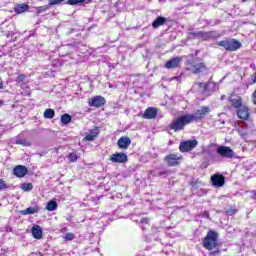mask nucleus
Masks as SVG:
<instances>
[{"mask_svg": "<svg viewBox=\"0 0 256 256\" xmlns=\"http://www.w3.org/2000/svg\"><path fill=\"white\" fill-rule=\"evenodd\" d=\"M68 159H69L70 163H75V161H77V159H79V156L72 152L68 155Z\"/></svg>", "mask_w": 256, "mask_h": 256, "instance_id": "f704fd0d", "label": "nucleus"}, {"mask_svg": "<svg viewBox=\"0 0 256 256\" xmlns=\"http://www.w3.org/2000/svg\"><path fill=\"white\" fill-rule=\"evenodd\" d=\"M149 159H151V153L146 152L144 155L141 156L140 161H142L143 163H147Z\"/></svg>", "mask_w": 256, "mask_h": 256, "instance_id": "c9c22d12", "label": "nucleus"}, {"mask_svg": "<svg viewBox=\"0 0 256 256\" xmlns=\"http://www.w3.org/2000/svg\"><path fill=\"white\" fill-rule=\"evenodd\" d=\"M41 208L39 206H30L22 211H20V215H35V213H39Z\"/></svg>", "mask_w": 256, "mask_h": 256, "instance_id": "4be33fe9", "label": "nucleus"}, {"mask_svg": "<svg viewBox=\"0 0 256 256\" xmlns=\"http://www.w3.org/2000/svg\"><path fill=\"white\" fill-rule=\"evenodd\" d=\"M0 89H3V79L0 77Z\"/></svg>", "mask_w": 256, "mask_h": 256, "instance_id": "a19ab883", "label": "nucleus"}, {"mask_svg": "<svg viewBox=\"0 0 256 256\" xmlns=\"http://www.w3.org/2000/svg\"><path fill=\"white\" fill-rule=\"evenodd\" d=\"M182 61L183 59H181V57H174L166 62L165 67L166 69H177Z\"/></svg>", "mask_w": 256, "mask_h": 256, "instance_id": "a211bd4d", "label": "nucleus"}, {"mask_svg": "<svg viewBox=\"0 0 256 256\" xmlns=\"http://www.w3.org/2000/svg\"><path fill=\"white\" fill-rule=\"evenodd\" d=\"M197 145H198V142L195 139L186 140V141L180 143L179 149H180L181 153H188V151H193V149H195V147H197Z\"/></svg>", "mask_w": 256, "mask_h": 256, "instance_id": "1a4fd4ad", "label": "nucleus"}, {"mask_svg": "<svg viewBox=\"0 0 256 256\" xmlns=\"http://www.w3.org/2000/svg\"><path fill=\"white\" fill-rule=\"evenodd\" d=\"M211 181L214 187H223V185H225V176L221 174H214L211 176Z\"/></svg>", "mask_w": 256, "mask_h": 256, "instance_id": "f3484780", "label": "nucleus"}, {"mask_svg": "<svg viewBox=\"0 0 256 256\" xmlns=\"http://www.w3.org/2000/svg\"><path fill=\"white\" fill-rule=\"evenodd\" d=\"M167 23V18L163 16H158L153 22L152 27L153 29H158V27H161V25H165Z\"/></svg>", "mask_w": 256, "mask_h": 256, "instance_id": "5701e85b", "label": "nucleus"}, {"mask_svg": "<svg viewBox=\"0 0 256 256\" xmlns=\"http://www.w3.org/2000/svg\"><path fill=\"white\" fill-rule=\"evenodd\" d=\"M217 239H219V233L213 230L208 231L206 237L203 239V247L206 248L207 251L217 249L219 246Z\"/></svg>", "mask_w": 256, "mask_h": 256, "instance_id": "f03ea898", "label": "nucleus"}, {"mask_svg": "<svg viewBox=\"0 0 256 256\" xmlns=\"http://www.w3.org/2000/svg\"><path fill=\"white\" fill-rule=\"evenodd\" d=\"M210 111H211V108H209V106H202L194 114H187V115L190 118V123H193L194 121H201V119H204V117Z\"/></svg>", "mask_w": 256, "mask_h": 256, "instance_id": "0eeeda50", "label": "nucleus"}, {"mask_svg": "<svg viewBox=\"0 0 256 256\" xmlns=\"http://www.w3.org/2000/svg\"><path fill=\"white\" fill-rule=\"evenodd\" d=\"M186 69L194 74L203 73L207 67L205 63L201 62L199 59L187 60Z\"/></svg>", "mask_w": 256, "mask_h": 256, "instance_id": "20e7f679", "label": "nucleus"}, {"mask_svg": "<svg viewBox=\"0 0 256 256\" xmlns=\"http://www.w3.org/2000/svg\"><path fill=\"white\" fill-rule=\"evenodd\" d=\"M117 144L120 149H127L129 147V137H121Z\"/></svg>", "mask_w": 256, "mask_h": 256, "instance_id": "bb28decb", "label": "nucleus"}, {"mask_svg": "<svg viewBox=\"0 0 256 256\" xmlns=\"http://www.w3.org/2000/svg\"><path fill=\"white\" fill-rule=\"evenodd\" d=\"M105 103H107V101L103 96H94L93 98H90L88 100L89 107H96L97 109H100V107H103Z\"/></svg>", "mask_w": 256, "mask_h": 256, "instance_id": "9d476101", "label": "nucleus"}, {"mask_svg": "<svg viewBox=\"0 0 256 256\" xmlns=\"http://www.w3.org/2000/svg\"><path fill=\"white\" fill-rule=\"evenodd\" d=\"M129 144H131V140H129Z\"/></svg>", "mask_w": 256, "mask_h": 256, "instance_id": "c03bdc74", "label": "nucleus"}, {"mask_svg": "<svg viewBox=\"0 0 256 256\" xmlns=\"http://www.w3.org/2000/svg\"><path fill=\"white\" fill-rule=\"evenodd\" d=\"M73 239H75V234L73 233H67L64 236V241H73Z\"/></svg>", "mask_w": 256, "mask_h": 256, "instance_id": "e433bc0d", "label": "nucleus"}, {"mask_svg": "<svg viewBox=\"0 0 256 256\" xmlns=\"http://www.w3.org/2000/svg\"><path fill=\"white\" fill-rule=\"evenodd\" d=\"M53 117H55V110L48 108L44 111L45 119H53Z\"/></svg>", "mask_w": 256, "mask_h": 256, "instance_id": "c756f323", "label": "nucleus"}, {"mask_svg": "<svg viewBox=\"0 0 256 256\" xmlns=\"http://www.w3.org/2000/svg\"><path fill=\"white\" fill-rule=\"evenodd\" d=\"M219 47H223L226 51H237L241 49V42L236 39H225L218 42Z\"/></svg>", "mask_w": 256, "mask_h": 256, "instance_id": "39448f33", "label": "nucleus"}, {"mask_svg": "<svg viewBox=\"0 0 256 256\" xmlns=\"http://www.w3.org/2000/svg\"><path fill=\"white\" fill-rule=\"evenodd\" d=\"M16 145H23L24 147H31V142L27 139H18L16 140Z\"/></svg>", "mask_w": 256, "mask_h": 256, "instance_id": "473e14b6", "label": "nucleus"}, {"mask_svg": "<svg viewBox=\"0 0 256 256\" xmlns=\"http://www.w3.org/2000/svg\"><path fill=\"white\" fill-rule=\"evenodd\" d=\"M209 155L212 157V160L215 161V163H219L221 159H236L237 154L231 147L229 146H218L217 147V154L213 152H209Z\"/></svg>", "mask_w": 256, "mask_h": 256, "instance_id": "f257e3e1", "label": "nucleus"}, {"mask_svg": "<svg viewBox=\"0 0 256 256\" xmlns=\"http://www.w3.org/2000/svg\"><path fill=\"white\" fill-rule=\"evenodd\" d=\"M150 174L153 175V177H169L171 175V170H161L159 168H156L154 170L150 171Z\"/></svg>", "mask_w": 256, "mask_h": 256, "instance_id": "6ab92c4d", "label": "nucleus"}, {"mask_svg": "<svg viewBox=\"0 0 256 256\" xmlns=\"http://www.w3.org/2000/svg\"><path fill=\"white\" fill-rule=\"evenodd\" d=\"M209 256H221V251H219V248H217L216 251H211Z\"/></svg>", "mask_w": 256, "mask_h": 256, "instance_id": "58836bf2", "label": "nucleus"}, {"mask_svg": "<svg viewBox=\"0 0 256 256\" xmlns=\"http://www.w3.org/2000/svg\"><path fill=\"white\" fill-rule=\"evenodd\" d=\"M130 219L132 221H135V223H139L142 231H145L146 229L149 228V222L151 221L149 218H143L141 216H138V219H137V216L135 215H131Z\"/></svg>", "mask_w": 256, "mask_h": 256, "instance_id": "ddd939ff", "label": "nucleus"}, {"mask_svg": "<svg viewBox=\"0 0 256 256\" xmlns=\"http://www.w3.org/2000/svg\"><path fill=\"white\" fill-rule=\"evenodd\" d=\"M159 115V110L155 107H149L147 108L142 117L143 119H155Z\"/></svg>", "mask_w": 256, "mask_h": 256, "instance_id": "dca6fc26", "label": "nucleus"}, {"mask_svg": "<svg viewBox=\"0 0 256 256\" xmlns=\"http://www.w3.org/2000/svg\"><path fill=\"white\" fill-rule=\"evenodd\" d=\"M61 123L62 125H69V123H71V115L63 114L61 116Z\"/></svg>", "mask_w": 256, "mask_h": 256, "instance_id": "2f4dec72", "label": "nucleus"}, {"mask_svg": "<svg viewBox=\"0 0 256 256\" xmlns=\"http://www.w3.org/2000/svg\"><path fill=\"white\" fill-rule=\"evenodd\" d=\"M3 189H8L7 183L3 181V179H0V191H3Z\"/></svg>", "mask_w": 256, "mask_h": 256, "instance_id": "4c0bfd02", "label": "nucleus"}, {"mask_svg": "<svg viewBox=\"0 0 256 256\" xmlns=\"http://www.w3.org/2000/svg\"><path fill=\"white\" fill-rule=\"evenodd\" d=\"M189 123H191V118L186 114L173 120L170 124V129L175 132L183 131V129H185V125H189Z\"/></svg>", "mask_w": 256, "mask_h": 256, "instance_id": "7ed1b4c3", "label": "nucleus"}, {"mask_svg": "<svg viewBox=\"0 0 256 256\" xmlns=\"http://www.w3.org/2000/svg\"><path fill=\"white\" fill-rule=\"evenodd\" d=\"M181 161H183V156L179 153L168 154L164 157V163H166L168 167H179Z\"/></svg>", "mask_w": 256, "mask_h": 256, "instance_id": "423d86ee", "label": "nucleus"}, {"mask_svg": "<svg viewBox=\"0 0 256 256\" xmlns=\"http://www.w3.org/2000/svg\"><path fill=\"white\" fill-rule=\"evenodd\" d=\"M110 161L112 163H127V161H129V158L127 154L123 152H116L115 154H112L110 156Z\"/></svg>", "mask_w": 256, "mask_h": 256, "instance_id": "f8f14e48", "label": "nucleus"}, {"mask_svg": "<svg viewBox=\"0 0 256 256\" xmlns=\"http://www.w3.org/2000/svg\"><path fill=\"white\" fill-rule=\"evenodd\" d=\"M195 85H197L203 93H205V91H209V88L215 89V83H211V82L207 84L198 82Z\"/></svg>", "mask_w": 256, "mask_h": 256, "instance_id": "393cba45", "label": "nucleus"}, {"mask_svg": "<svg viewBox=\"0 0 256 256\" xmlns=\"http://www.w3.org/2000/svg\"><path fill=\"white\" fill-rule=\"evenodd\" d=\"M29 173V169H27V166L18 165L13 169V175L15 177H18V179H22V177H25Z\"/></svg>", "mask_w": 256, "mask_h": 256, "instance_id": "4468645a", "label": "nucleus"}, {"mask_svg": "<svg viewBox=\"0 0 256 256\" xmlns=\"http://www.w3.org/2000/svg\"><path fill=\"white\" fill-rule=\"evenodd\" d=\"M231 107L234 109H240L243 106V99L239 96L231 95L228 99Z\"/></svg>", "mask_w": 256, "mask_h": 256, "instance_id": "2eb2a0df", "label": "nucleus"}, {"mask_svg": "<svg viewBox=\"0 0 256 256\" xmlns=\"http://www.w3.org/2000/svg\"><path fill=\"white\" fill-rule=\"evenodd\" d=\"M220 99L223 101L225 99V95H222Z\"/></svg>", "mask_w": 256, "mask_h": 256, "instance_id": "79ce46f5", "label": "nucleus"}, {"mask_svg": "<svg viewBox=\"0 0 256 256\" xmlns=\"http://www.w3.org/2000/svg\"><path fill=\"white\" fill-rule=\"evenodd\" d=\"M32 236L34 239H41L43 237V229H41V226L34 225L31 230Z\"/></svg>", "mask_w": 256, "mask_h": 256, "instance_id": "412c9836", "label": "nucleus"}, {"mask_svg": "<svg viewBox=\"0 0 256 256\" xmlns=\"http://www.w3.org/2000/svg\"><path fill=\"white\" fill-rule=\"evenodd\" d=\"M235 213H237V210L235 209H230L226 211V215H229L230 217L235 215Z\"/></svg>", "mask_w": 256, "mask_h": 256, "instance_id": "ea45409f", "label": "nucleus"}, {"mask_svg": "<svg viewBox=\"0 0 256 256\" xmlns=\"http://www.w3.org/2000/svg\"><path fill=\"white\" fill-rule=\"evenodd\" d=\"M253 193V197L256 200V192H252Z\"/></svg>", "mask_w": 256, "mask_h": 256, "instance_id": "37998d69", "label": "nucleus"}, {"mask_svg": "<svg viewBox=\"0 0 256 256\" xmlns=\"http://www.w3.org/2000/svg\"><path fill=\"white\" fill-rule=\"evenodd\" d=\"M0 105H1V101H0Z\"/></svg>", "mask_w": 256, "mask_h": 256, "instance_id": "a18cd8bd", "label": "nucleus"}, {"mask_svg": "<svg viewBox=\"0 0 256 256\" xmlns=\"http://www.w3.org/2000/svg\"><path fill=\"white\" fill-rule=\"evenodd\" d=\"M16 83H18L20 87H23L24 85L28 84L29 80L27 79V75L19 74L16 78Z\"/></svg>", "mask_w": 256, "mask_h": 256, "instance_id": "a878e982", "label": "nucleus"}, {"mask_svg": "<svg viewBox=\"0 0 256 256\" xmlns=\"http://www.w3.org/2000/svg\"><path fill=\"white\" fill-rule=\"evenodd\" d=\"M237 115L239 117V119H243V121H247V119H249V108L245 107V106H241L238 110H237Z\"/></svg>", "mask_w": 256, "mask_h": 256, "instance_id": "aec40b11", "label": "nucleus"}, {"mask_svg": "<svg viewBox=\"0 0 256 256\" xmlns=\"http://www.w3.org/2000/svg\"><path fill=\"white\" fill-rule=\"evenodd\" d=\"M100 130L98 127L92 129L86 136L85 139L86 141H95V138L97 137V135H99Z\"/></svg>", "mask_w": 256, "mask_h": 256, "instance_id": "b1692460", "label": "nucleus"}, {"mask_svg": "<svg viewBox=\"0 0 256 256\" xmlns=\"http://www.w3.org/2000/svg\"><path fill=\"white\" fill-rule=\"evenodd\" d=\"M83 3H91L89 0H68L66 5H83Z\"/></svg>", "mask_w": 256, "mask_h": 256, "instance_id": "c85d7f7f", "label": "nucleus"}, {"mask_svg": "<svg viewBox=\"0 0 256 256\" xmlns=\"http://www.w3.org/2000/svg\"><path fill=\"white\" fill-rule=\"evenodd\" d=\"M47 211H55L57 209V202L55 200H50L46 205Z\"/></svg>", "mask_w": 256, "mask_h": 256, "instance_id": "7c9ffc66", "label": "nucleus"}, {"mask_svg": "<svg viewBox=\"0 0 256 256\" xmlns=\"http://www.w3.org/2000/svg\"><path fill=\"white\" fill-rule=\"evenodd\" d=\"M63 1L65 0H49L47 5L36 7V15H41V13L49 11L53 5H59V3H63Z\"/></svg>", "mask_w": 256, "mask_h": 256, "instance_id": "9b49d317", "label": "nucleus"}, {"mask_svg": "<svg viewBox=\"0 0 256 256\" xmlns=\"http://www.w3.org/2000/svg\"><path fill=\"white\" fill-rule=\"evenodd\" d=\"M27 9H29V5H27L25 3L18 4L14 7L15 13H17L18 15L21 13H25V11H27Z\"/></svg>", "mask_w": 256, "mask_h": 256, "instance_id": "cd10ccee", "label": "nucleus"}, {"mask_svg": "<svg viewBox=\"0 0 256 256\" xmlns=\"http://www.w3.org/2000/svg\"><path fill=\"white\" fill-rule=\"evenodd\" d=\"M22 191H33V184L32 183H23L21 186Z\"/></svg>", "mask_w": 256, "mask_h": 256, "instance_id": "72a5a7b5", "label": "nucleus"}, {"mask_svg": "<svg viewBox=\"0 0 256 256\" xmlns=\"http://www.w3.org/2000/svg\"><path fill=\"white\" fill-rule=\"evenodd\" d=\"M190 35H194L196 39H203V41H209V39H217L219 37V34L217 31H198V32H190Z\"/></svg>", "mask_w": 256, "mask_h": 256, "instance_id": "6e6552de", "label": "nucleus"}]
</instances>
